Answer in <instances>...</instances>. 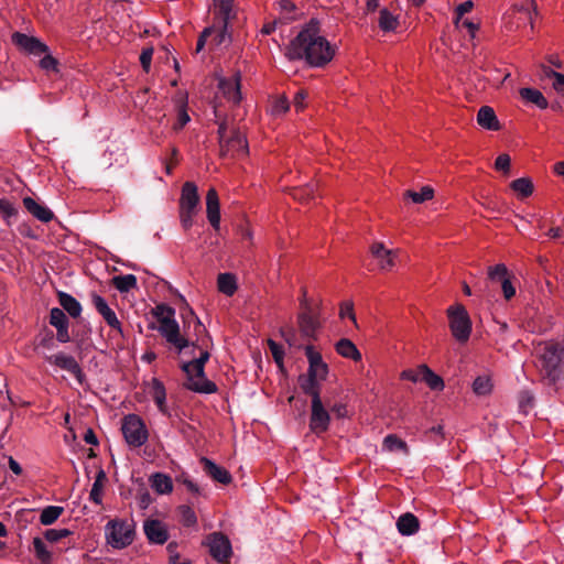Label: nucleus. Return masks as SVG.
Returning <instances> with one entry per match:
<instances>
[{
  "label": "nucleus",
  "mask_w": 564,
  "mask_h": 564,
  "mask_svg": "<svg viewBox=\"0 0 564 564\" xmlns=\"http://www.w3.org/2000/svg\"><path fill=\"white\" fill-rule=\"evenodd\" d=\"M336 50V45L324 36L319 20L312 18L291 41L288 56L304 59L312 67H324L333 61Z\"/></svg>",
  "instance_id": "1"
},
{
  "label": "nucleus",
  "mask_w": 564,
  "mask_h": 564,
  "mask_svg": "<svg viewBox=\"0 0 564 564\" xmlns=\"http://www.w3.org/2000/svg\"><path fill=\"white\" fill-rule=\"evenodd\" d=\"M535 367L543 380L555 384L564 376V339L541 340L535 346Z\"/></svg>",
  "instance_id": "2"
},
{
  "label": "nucleus",
  "mask_w": 564,
  "mask_h": 564,
  "mask_svg": "<svg viewBox=\"0 0 564 564\" xmlns=\"http://www.w3.org/2000/svg\"><path fill=\"white\" fill-rule=\"evenodd\" d=\"M209 359V352L204 350L199 357L185 362L182 366L183 371L187 376V388L198 393H215L217 386L213 381L208 380L205 376V364Z\"/></svg>",
  "instance_id": "3"
},
{
  "label": "nucleus",
  "mask_w": 564,
  "mask_h": 564,
  "mask_svg": "<svg viewBox=\"0 0 564 564\" xmlns=\"http://www.w3.org/2000/svg\"><path fill=\"white\" fill-rule=\"evenodd\" d=\"M107 544L112 549L122 550L130 546L135 538V523L128 519L109 520L105 527Z\"/></svg>",
  "instance_id": "4"
},
{
  "label": "nucleus",
  "mask_w": 564,
  "mask_h": 564,
  "mask_svg": "<svg viewBox=\"0 0 564 564\" xmlns=\"http://www.w3.org/2000/svg\"><path fill=\"white\" fill-rule=\"evenodd\" d=\"M297 327L301 336L308 340L316 339L322 327L319 308L308 301L306 290H303V296L300 300Z\"/></svg>",
  "instance_id": "5"
},
{
  "label": "nucleus",
  "mask_w": 564,
  "mask_h": 564,
  "mask_svg": "<svg viewBox=\"0 0 564 564\" xmlns=\"http://www.w3.org/2000/svg\"><path fill=\"white\" fill-rule=\"evenodd\" d=\"M536 14L534 0H522L514 3L503 14V28L507 32H516L527 24L533 29V15Z\"/></svg>",
  "instance_id": "6"
},
{
  "label": "nucleus",
  "mask_w": 564,
  "mask_h": 564,
  "mask_svg": "<svg viewBox=\"0 0 564 564\" xmlns=\"http://www.w3.org/2000/svg\"><path fill=\"white\" fill-rule=\"evenodd\" d=\"M199 196L197 186L193 182H185L180 197V221L185 230L194 224V217L198 212Z\"/></svg>",
  "instance_id": "7"
},
{
  "label": "nucleus",
  "mask_w": 564,
  "mask_h": 564,
  "mask_svg": "<svg viewBox=\"0 0 564 564\" xmlns=\"http://www.w3.org/2000/svg\"><path fill=\"white\" fill-rule=\"evenodd\" d=\"M121 432L126 443L130 447H141L149 440V431L141 416L138 414H127L121 422Z\"/></svg>",
  "instance_id": "8"
},
{
  "label": "nucleus",
  "mask_w": 564,
  "mask_h": 564,
  "mask_svg": "<svg viewBox=\"0 0 564 564\" xmlns=\"http://www.w3.org/2000/svg\"><path fill=\"white\" fill-rule=\"evenodd\" d=\"M447 317L453 337L459 343H466L471 333V321L467 310L462 304L447 308Z\"/></svg>",
  "instance_id": "9"
},
{
  "label": "nucleus",
  "mask_w": 564,
  "mask_h": 564,
  "mask_svg": "<svg viewBox=\"0 0 564 564\" xmlns=\"http://www.w3.org/2000/svg\"><path fill=\"white\" fill-rule=\"evenodd\" d=\"M370 254L381 271L389 272L395 268L400 250L388 249L382 242H373L370 247Z\"/></svg>",
  "instance_id": "10"
},
{
  "label": "nucleus",
  "mask_w": 564,
  "mask_h": 564,
  "mask_svg": "<svg viewBox=\"0 0 564 564\" xmlns=\"http://www.w3.org/2000/svg\"><path fill=\"white\" fill-rule=\"evenodd\" d=\"M158 330L169 344L176 348L178 354L188 346V340L181 335L178 323L174 316L162 318Z\"/></svg>",
  "instance_id": "11"
},
{
  "label": "nucleus",
  "mask_w": 564,
  "mask_h": 564,
  "mask_svg": "<svg viewBox=\"0 0 564 564\" xmlns=\"http://www.w3.org/2000/svg\"><path fill=\"white\" fill-rule=\"evenodd\" d=\"M209 553L214 560L227 564L231 557L232 550L229 539L219 532H214L207 536Z\"/></svg>",
  "instance_id": "12"
},
{
  "label": "nucleus",
  "mask_w": 564,
  "mask_h": 564,
  "mask_svg": "<svg viewBox=\"0 0 564 564\" xmlns=\"http://www.w3.org/2000/svg\"><path fill=\"white\" fill-rule=\"evenodd\" d=\"M11 40L21 52L29 55L40 56L50 51L48 46L40 39L21 32H14Z\"/></svg>",
  "instance_id": "13"
},
{
  "label": "nucleus",
  "mask_w": 564,
  "mask_h": 564,
  "mask_svg": "<svg viewBox=\"0 0 564 564\" xmlns=\"http://www.w3.org/2000/svg\"><path fill=\"white\" fill-rule=\"evenodd\" d=\"M330 423V415L322 400L311 402L310 430L316 435L325 433Z\"/></svg>",
  "instance_id": "14"
},
{
  "label": "nucleus",
  "mask_w": 564,
  "mask_h": 564,
  "mask_svg": "<svg viewBox=\"0 0 564 564\" xmlns=\"http://www.w3.org/2000/svg\"><path fill=\"white\" fill-rule=\"evenodd\" d=\"M91 303L98 314L102 316L106 324L119 335H122V324L118 319L116 312L108 305L107 301L101 295L93 293Z\"/></svg>",
  "instance_id": "15"
},
{
  "label": "nucleus",
  "mask_w": 564,
  "mask_h": 564,
  "mask_svg": "<svg viewBox=\"0 0 564 564\" xmlns=\"http://www.w3.org/2000/svg\"><path fill=\"white\" fill-rule=\"evenodd\" d=\"M48 364L58 367L59 369L66 370L72 373L76 380L82 383L85 379L84 371L77 360L67 354L57 352L46 357Z\"/></svg>",
  "instance_id": "16"
},
{
  "label": "nucleus",
  "mask_w": 564,
  "mask_h": 564,
  "mask_svg": "<svg viewBox=\"0 0 564 564\" xmlns=\"http://www.w3.org/2000/svg\"><path fill=\"white\" fill-rule=\"evenodd\" d=\"M219 144L223 155L239 158L248 154V142L240 131H234L230 138Z\"/></svg>",
  "instance_id": "17"
},
{
  "label": "nucleus",
  "mask_w": 564,
  "mask_h": 564,
  "mask_svg": "<svg viewBox=\"0 0 564 564\" xmlns=\"http://www.w3.org/2000/svg\"><path fill=\"white\" fill-rule=\"evenodd\" d=\"M240 82L241 76L239 73L228 78H220L218 82V89L221 96L232 105H238L241 101Z\"/></svg>",
  "instance_id": "18"
},
{
  "label": "nucleus",
  "mask_w": 564,
  "mask_h": 564,
  "mask_svg": "<svg viewBox=\"0 0 564 564\" xmlns=\"http://www.w3.org/2000/svg\"><path fill=\"white\" fill-rule=\"evenodd\" d=\"M305 356L308 361L307 373L319 380H325L328 375V366L324 362L322 354L314 346L307 345L305 347Z\"/></svg>",
  "instance_id": "19"
},
{
  "label": "nucleus",
  "mask_w": 564,
  "mask_h": 564,
  "mask_svg": "<svg viewBox=\"0 0 564 564\" xmlns=\"http://www.w3.org/2000/svg\"><path fill=\"white\" fill-rule=\"evenodd\" d=\"M143 530L147 539L154 544H164L169 540V531L166 525L155 519L144 521Z\"/></svg>",
  "instance_id": "20"
},
{
  "label": "nucleus",
  "mask_w": 564,
  "mask_h": 564,
  "mask_svg": "<svg viewBox=\"0 0 564 564\" xmlns=\"http://www.w3.org/2000/svg\"><path fill=\"white\" fill-rule=\"evenodd\" d=\"M50 324L56 328V338L59 343H68L70 340L68 332V318L64 311L53 307L50 312Z\"/></svg>",
  "instance_id": "21"
},
{
  "label": "nucleus",
  "mask_w": 564,
  "mask_h": 564,
  "mask_svg": "<svg viewBox=\"0 0 564 564\" xmlns=\"http://www.w3.org/2000/svg\"><path fill=\"white\" fill-rule=\"evenodd\" d=\"M206 214L212 227L216 230L220 226V204L217 191L212 187L206 194Z\"/></svg>",
  "instance_id": "22"
},
{
  "label": "nucleus",
  "mask_w": 564,
  "mask_h": 564,
  "mask_svg": "<svg viewBox=\"0 0 564 564\" xmlns=\"http://www.w3.org/2000/svg\"><path fill=\"white\" fill-rule=\"evenodd\" d=\"M199 462L203 465L204 471L213 480L221 485H229L232 481L230 473L226 468L215 464L212 459L202 457Z\"/></svg>",
  "instance_id": "23"
},
{
  "label": "nucleus",
  "mask_w": 564,
  "mask_h": 564,
  "mask_svg": "<svg viewBox=\"0 0 564 564\" xmlns=\"http://www.w3.org/2000/svg\"><path fill=\"white\" fill-rule=\"evenodd\" d=\"M148 392L152 397L159 411L163 414H169V409L166 405V389L163 382L155 377L152 378L148 383Z\"/></svg>",
  "instance_id": "24"
},
{
  "label": "nucleus",
  "mask_w": 564,
  "mask_h": 564,
  "mask_svg": "<svg viewBox=\"0 0 564 564\" xmlns=\"http://www.w3.org/2000/svg\"><path fill=\"white\" fill-rule=\"evenodd\" d=\"M22 202L24 208L37 220L42 223H48L53 219V212L45 205L37 203L32 197H24Z\"/></svg>",
  "instance_id": "25"
},
{
  "label": "nucleus",
  "mask_w": 564,
  "mask_h": 564,
  "mask_svg": "<svg viewBox=\"0 0 564 564\" xmlns=\"http://www.w3.org/2000/svg\"><path fill=\"white\" fill-rule=\"evenodd\" d=\"M477 123L489 131H498L500 122L496 116L495 110L489 106H482L477 112Z\"/></svg>",
  "instance_id": "26"
},
{
  "label": "nucleus",
  "mask_w": 564,
  "mask_h": 564,
  "mask_svg": "<svg viewBox=\"0 0 564 564\" xmlns=\"http://www.w3.org/2000/svg\"><path fill=\"white\" fill-rule=\"evenodd\" d=\"M519 95L524 102L532 104L541 110H544L549 107L547 99L539 89L523 87L520 88Z\"/></svg>",
  "instance_id": "27"
},
{
  "label": "nucleus",
  "mask_w": 564,
  "mask_h": 564,
  "mask_svg": "<svg viewBox=\"0 0 564 564\" xmlns=\"http://www.w3.org/2000/svg\"><path fill=\"white\" fill-rule=\"evenodd\" d=\"M319 379L312 377L311 375L301 376L299 378L300 387L302 391L312 398V401H318L321 399V384Z\"/></svg>",
  "instance_id": "28"
},
{
  "label": "nucleus",
  "mask_w": 564,
  "mask_h": 564,
  "mask_svg": "<svg viewBox=\"0 0 564 564\" xmlns=\"http://www.w3.org/2000/svg\"><path fill=\"white\" fill-rule=\"evenodd\" d=\"M150 485L158 495H169L173 491L172 478L163 473H155L150 477Z\"/></svg>",
  "instance_id": "29"
},
{
  "label": "nucleus",
  "mask_w": 564,
  "mask_h": 564,
  "mask_svg": "<svg viewBox=\"0 0 564 564\" xmlns=\"http://www.w3.org/2000/svg\"><path fill=\"white\" fill-rule=\"evenodd\" d=\"M397 528L402 535H412L419 531L420 522L413 513L406 512L399 517Z\"/></svg>",
  "instance_id": "30"
},
{
  "label": "nucleus",
  "mask_w": 564,
  "mask_h": 564,
  "mask_svg": "<svg viewBox=\"0 0 564 564\" xmlns=\"http://www.w3.org/2000/svg\"><path fill=\"white\" fill-rule=\"evenodd\" d=\"M336 352L347 359H351L354 361L361 360V354L356 347V345L348 338L339 339L335 345Z\"/></svg>",
  "instance_id": "31"
},
{
  "label": "nucleus",
  "mask_w": 564,
  "mask_h": 564,
  "mask_svg": "<svg viewBox=\"0 0 564 564\" xmlns=\"http://www.w3.org/2000/svg\"><path fill=\"white\" fill-rule=\"evenodd\" d=\"M58 301L63 311H66L72 317H79L82 314L80 303L70 294L65 292L58 293Z\"/></svg>",
  "instance_id": "32"
},
{
  "label": "nucleus",
  "mask_w": 564,
  "mask_h": 564,
  "mask_svg": "<svg viewBox=\"0 0 564 564\" xmlns=\"http://www.w3.org/2000/svg\"><path fill=\"white\" fill-rule=\"evenodd\" d=\"M107 481V476L104 469H99L96 474L95 481L89 492V499L96 505L102 503L104 486Z\"/></svg>",
  "instance_id": "33"
},
{
  "label": "nucleus",
  "mask_w": 564,
  "mask_h": 564,
  "mask_svg": "<svg viewBox=\"0 0 564 564\" xmlns=\"http://www.w3.org/2000/svg\"><path fill=\"white\" fill-rule=\"evenodd\" d=\"M218 291L227 296H232L237 289V279L232 273H220L217 278Z\"/></svg>",
  "instance_id": "34"
},
{
  "label": "nucleus",
  "mask_w": 564,
  "mask_h": 564,
  "mask_svg": "<svg viewBox=\"0 0 564 564\" xmlns=\"http://www.w3.org/2000/svg\"><path fill=\"white\" fill-rule=\"evenodd\" d=\"M378 25L382 32H393L399 26V18L383 8L379 11Z\"/></svg>",
  "instance_id": "35"
},
{
  "label": "nucleus",
  "mask_w": 564,
  "mask_h": 564,
  "mask_svg": "<svg viewBox=\"0 0 564 564\" xmlns=\"http://www.w3.org/2000/svg\"><path fill=\"white\" fill-rule=\"evenodd\" d=\"M32 545H33L34 555L41 564H52L53 555L48 551V549L42 538H40V536L33 538Z\"/></svg>",
  "instance_id": "36"
},
{
  "label": "nucleus",
  "mask_w": 564,
  "mask_h": 564,
  "mask_svg": "<svg viewBox=\"0 0 564 564\" xmlns=\"http://www.w3.org/2000/svg\"><path fill=\"white\" fill-rule=\"evenodd\" d=\"M510 188L521 199L527 198L533 193V183L529 177H520L510 183Z\"/></svg>",
  "instance_id": "37"
},
{
  "label": "nucleus",
  "mask_w": 564,
  "mask_h": 564,
  "mask_svg": "<svg viewBox=\"0 0 564 564\" xmlns=\"http://www.w3.org/2000/svg\"><path fill=\"white\" fill-rule=\"evenodd\" d=\"M421 372H423L422 381H424L430 389L435 391L444 389V380L433 372L426 365H421Z\"/></svg>",
  "instance_id": "38"
},
{
  "label": "nucleus",
  "mask_w": 564,
  "mask_h": 564,
  "mask_svg": "<svg viewBox=\"0 0 564 564\" xmlns=\"http://www.w3.org/2000/svg\"><path fill=\"white\" fill-rule=\"evenodd\" d=\"M137 278L133 274L116 275L112 278V285L120 292L127 293L137 288Z\"/></svg>",
  "instance_id": "39"
},
{
  "label": "nucleus",
  "mask_w": 564,
  "mask_h": 564,
  "mask_svg": "<svg viewBox=\"0 0 564 564\" xmlns=\"http://www.w3.org/2000/svg\"><path fill=\"white\" fill-rule=\"evenodd\" d=\"M383 449L388 452H403L404 454H409L408 444L398 437L395 434H388L382 442Z\"/></svg>",
  "instance_id": "40"
},
{
  "label": "nucleus",
  "mask_w": 564,
  "mask_h": 564,
  "mask_svg": "<svg viewBox=\"0 0 564 564\" xmlns=\"http://www.w3.org/2000/svg\"><path fill=\"white\" fill-rule=\"evenodd\" d=\"M64 508L59 506H47L40 514V523L43 525H50L57 521L63 514Z\"/></svg>",
  "instance_id": "41"
},
{
  "label": "nucleus",
  "mask_w": 564,
  "mask_h": 564,
  "mask_svg": "<svg viewBox=\"0 0 564 564\" xmlns=\"http://www.w3.org/2000/svg\"><path fill=\"white\" fill-rule=\"evenodd\" d=\"M317 192V183H310L303 187H296L293 189V197L302 203H307L314 199Z\"/></svg>",
  "instance_id": "42"
},
{
  "label": "nucleus",
  "mask_w": 564,
  "mask_h": 564,
  "mask_svg": "<svg viewBox=\"0 0 564 564\" xmlns=\"http://www.w3.org/2000/svg\"><path fill=\"white\" fill-rule=\"evenodd\" d=\"M492 390V383L489 377L479 376L473 382V391L477 395H487Z\"/></svg>",
  "instance_id": "43"
},
{
  "label": "nucleus",
  "mask_w": 564,
  "mask_h": 564,
  "mask_svg": "<svg viewBox=\"0 0 564 564\" xmlns=\"http://www.w3.org/2000/svg\"><path fill=\"white\" fill-rule=\"evenodd\" d=\"M214 6L218 10L220 19L229 21L232 12L234 0H214Z\"/></svg>",
  "instance_id": "44"
},
{
  "label": "nucleus",
  "mask_w": 564,
  "mask_h": 564,
  "mask_svg": "<svg viewBox=\"0 0 564 564\" xmlns=\"http://www.w3.org/2000/svg\"><path fill=\"white\" fill-rule=\"evenodd\" d=\"M181 521L185 527H194L197 523V517L193 508L189 506H181L178 508Z\"/></svg>",
  "instance_id": "45"
},
{
  "label": "nucleus",
  "mask_w": 564,
  "mask_h": 564,
  "mask_svg": "<svg viewBox=\"0 0 564 564\" xmlns=\"http://www.w3.org/2000/svg\"><path fill=\"white\" fill-rule=\"evenodd\" d=\"M70 534L72 531L68 529H47L44 532V539L50 543H56Z\"/></svg>",
  "instance_id": "46"
},
{
  "label": "nucleus",
  "mask_w": 564,
  "mask_h": 564,
  "mask_svg": "<svg viewBox=\"0 0 564 564\" xmlns=\"http://www.w3.org/2000/svg\"><path fill=\"white\" fill-rule=\"evenodd\" d=\"M433 195H434V191L429 186L422 187L420 192H408V196L415 204H420L425 200L432 199Z\"/></svg>",
  "instance_id": "47"
},
{
  "label": "nucleus",
  "mask_w": 564,
  "mask_h": 564,
  "mask_svg": "<svg viewBox=\"0 0 564 564\" xmlns=\"http://www.w3.org/2000/svg\"><path fill=\"white\" fill-rule=\"evenodd\" d=\"M189 120H191V118L187 112L186 101H184L178 107L177 119H176V122L173 124V129L175 131L182 130L189 122Z\"/></svg>",
  "instance_id": "48"
},
{
  "label": "nucleus",
  "mask_w": 564,
  "mask_h": 564,
  "mask_svg": "<svg viewBox=\"0 0 564 564\" xmlns=\"http://www.w3.org/2000/svg\"><path fill=\"white\" fill-rule=\"evenodd\" d=\"M488 276L490 280H499L502 281L509 276L508 268L503 263H498L496 265L488 268Z\"/></svg>",
  "instance_id": "49"
},
{
  "label": "nucleus",
  "mask_w": 564,
  "mask_h": 564,
  "mask_svg": "<svg viewBox=\"0 0 564 564\" xmlns=\"http://www.w3.org/2000/svg\"><path fill=\"white\" fill-rule=\"evenodd\" d=\"M339 317L341 319L349 318L354 324H356V315L354 312V303L351 301H345L340 304L339 307Z\"/></svg>",
  "instance_id": "50"
},
{
  "label": "nucleus",
  "mask_w": 564,
  "mask_h": 564,
  "mask_svg": "<svg viewBox=\"0 0 564 564\" xmlns=\"http://www.w3.org/2000/svg\"><path fill=\"white\" fill-rule=\"evenodd\" d=\"M290 108L289 100L285 96H280L272 104V113L275 116L285 113Z\"/></svg>",
  "instance_id": "51"
},
{
  "label": "nucleus",
  "mask_w": 564,
  "mask_h": 564,
  "mask_svg": "<svg viewBox=\"0 0 564 564\" xmlns=\"http://www.w3.org/2000/svg\"><path fill=\"white\" fill-rule=\"evenodd\" d=\"M58 62L55 57L47 53H44L43 58L40 61V67L46 72L53 70L57 72Z\"/></svg>",
  "instance_id": "52"
},
{
  "label": "nucleus",
  "mask_w": 564,
  "mask_h": 564,
  "mask_svg": "<svg viewBox=\"0 0 564 564\" xmlns=\"http://www.w3.org/2000/svg\"><path fill=\"white\" fill-rule=\"evenodd\" d=\"M153 315L158 318V322L160 324L162 318L173 317L175 315V311H174V308H172L165 304H160V305H156V307L153 310Z\"/></svg>",
  "instance_id": "53"
},
{
  "label": "nucleus",
  "mask_w": 564,
  "mask_h": 564,
  "mask_svg": "<svg viewBox=\"0 0 564 564\" xmlns=\"http://www.w3.org/2000/svg\"><path fill=\"white\" fill-rule=\"evenodd\" d=\"M510 163H511V159H510L509 154L502 153L497 156V159L495 161V169L497 171H501V172L508 174L510 171Z\"/></svg>",
  "instance_id": "54"
},
{
  "label": "nucleus",
  "mask_w": 564,
  "mask_h": 564,
  "mask_svg": "<svg viewBox=\"0 0 564 564\" xmlns=\"http://www.w3.org/2000/svg\"><path fill=\"white\" fill-rule=\"evenodd\" d=\"M268 345L275 362L282 365L284 358V350L282 346L272 339H269Z\"/></svg>",
  "instance_id": "55"
},
{
  "label": "nucleus",
  "mask_w": 564,
  "mask_h": 564,
  "mask_svg": "<svg viewBox=\"0 0 564 564\" xmlns=\"http://www.w3.org/2000/svg\"><path fill=\"white\" fill-rule=\"evenodd\" d=\"M0 215L4 218H11L17 215V209L10 200H8L6 198H1L0 199Z\"/></svg>",
  "instance_id": "56"
},
{
  "label": "nucleus",
  "mask_w": 564,
  "mask_h": 564,
  "mask_svg": "<svg viewBox=\"0 0 564 564\" xmlns=\"http://www.w3.org/2000/svg\"><path fill=\"white\" fill-rule=\"evenodd\" d=\"M228 21H220V25L216 26V31L212 34L213 41L216 45H220L225 41L226 32H227Z\"/></svg>",
  "instance_id": "57"
},
{
  "label": "nucleus",
  "mask_w": 564,
  "mask_h": 564,
  "mask_svg": "<svg viewBox=\"0 0 564 564\" xmlns=\"http://www.w3.org/2000/svg\"><path fill=\"white\" fill-rule=\"evenodd\" d=\"M501 289L503 297L507 301H510L516 295V288L513 286L510 276L501 281Z\"/></svg>",
  "instance_id": "58"
},
{
  "label": "nucleus",
  "mask_w": 564,
  "mask_h": 564,
  "mask_svg": "<svg viewBox=\"0 0 564 564\" xmlns=\"http://www.w3.org/2000/svg\"><path fill=\"white\" fill-rule=\"evenodd\" d=\"M423 372H421V366L416 369H408L401 372V379L409 380L412 382L422 381Z\"/></svg>",
  "instance_id": "59"
},
{
  "label": "nucleus",
  "mask_w": 564,
  "mask_h": 564,
  "mask_svg": "<svg viewBox=\"0 0 564 564\" xmlns=\"http://www.w3.org/2000/svg\"><path fill=\"white\" fill-rule=\"evenodd\" d=\"M152 56H153V48L152 47H148V48L142 50V52L140 54L141 66H142V68L147 73L150 70Z\"/></svg>",
  "instance_id": "60"
},
{
  "label": "nucleus",
  "mask_w": 564,
  "mask_h": 564,
  "mask_svg": "<svg viewBox=\"0 0 564 564\" xmlns=\"http://www.w3.org/2000/svg\"><path fill=\"white\" fill-rule=\"evenodd\" d=\"M474 8V2L471 0H466L464 2H462L460 4H458V7L456 8V24H459L464 14L468 13L469 11H471V9Z\"/></svg>",
  "instance_id": "61"
},
{
  "label": "nucleus",
  "mask_w": 564,
  "mask_h": 564,
  "mask_svg": "<svg viewBox=\"0 0 564 564\" xmlns=\"http://www.w3.org/2000/svg\"><path fill=\"white\" fill-rule=\"evenodd\" d=\"M216 31V25H213V26H209V28H206L200 36L198 37L197 40V43H196V51L199 52L204 48L205 46V43L207 41L208 37L212 36V34Z\"/></svg>",
  "instance_id": "62"
},
{
  "label": "nucleus",
  "mask_w": 564,
  "mask_h": 564,
  "mask_svg": "<svg viewBox=\"0 0 564 564\" xmlns=\"http://www.w3.org/2000/svg\"><path fill=\"white\" fill-rule=\"evenodd\" d=\"M549 76H552L554 78L553 87L554 89L564 95V75L554 70H551Z\"/></svg>",
  "instance_id": "63"
},
{
  "label": "nucleus",
  "mask_w": 564,
  "mask_h": 564,
  "mask_svg": "<svg viewBox=\"0 0 564 564\" xmlns=\"http://www.w3.org/2000/svg\"><path fill=\"white\" fill-rule=\"evenodd\" d=\"M307 97V93L304 90H299L293 98V107L297 112L302 111L305 108V99Z\"/></svg>",
  "instance_id": "64"
}]
</instances>
